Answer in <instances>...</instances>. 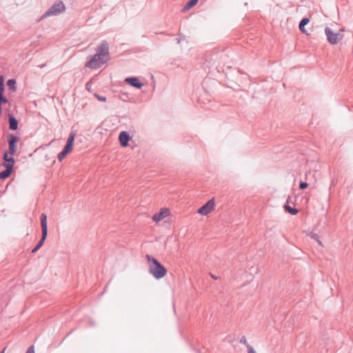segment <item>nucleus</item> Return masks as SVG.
<instances>
[{"instance_id": "9", "label": "nucleus", "mask_w": 353, "mask_h": 353, "mask_svg": "<svg viewBox=\"0 0 353 353\" xmlns=\"http://www.w3.org/2000/svg\"><path fill=\"white\" fill-rule=\"evenodd\" d=\"M170 214V210L168 208H161L159 212H156L152 216V220L155 222H159L163 219L167 217Z\"/></svg>"}, {"instance_id": "10", "label": "nucleus", "mask_w": 353, "mask_h": 353, "mask_svg": "<svg viewBox=\"0 0 353 353\" xmlns=\"http://www.w3.org/2000/svg\"><path fill=\"white\" fill-rule=\"evenodd\" d=\"M124 81L132 87L137 89H141L143 86V83L140 82L139 78L136 77H127L125 79Z\"/></svg>"}, {"instance_id": "34", "label": "nucleus", "mask_w": 353, "mask_h": 353, "mask_svg": "<svg viewBox=\"0 0 353 353\" xmlns=\"http://www.w3.org/2000/svg\"><path fill=\"white\" fill-rule=\"evenodd\" d=\"M6 348H4L0 353H4Z\"/></svg>"}, {"instance_id": "18", "label": "nucleus", "mask_w": 353, "mask_h": 353, "mask_svg": "<svg viewBox=\"0 0 353 353\" xmlns=\"http://www.w3.org/2000/svg\"><path fill=\"white\" fill-rule=\"evenodd\" d=\"M7 85L10 90L15 92L17 90V81L14 79H10L7 81Z\"/></svg>"}, {"instance_id": "36", "label": "nucleus", "mask_w": 353, "mask_h": 353, "mask_svg": "<svg viewBox=\"0 0 353 353\" xmlns=\"http://www.w3.org/2000/svg\"><path fill=\"white\" fill-rule=\"evenodd\" d=\"M86 88L87 89L90 88V86H88V83L86 84Z\"/></svg>"}, {"instance_id": "24", "label": "nucleus", "mask_w": 353, "mask_h": 353, "mask_svg": "<svg viewBox=\"0 0 353 353\" xmlns=\"http://www.w3.org/2000/svg\"><path fill=\"white\" fill-rule=\"evenodd\" d=\"M94 95L100 101H106V97L104 96H101V95L98 94L97 93H94Z\"/></svg>"}, {"instance_id": "30", "label": "nucleus", "mask_w": 353, "mask_h": 353, "mask_svg": "<svg viewBox=\"0 0 353 353\" xmlns=\"http://www.w3.org/2000/svg\"><path fill=\"white\" fill-rule=\"evenodd\" d=\"M176 41L177 43H180L181 42V39H179V38H176Z\"/></svg>"}, {"instance_id": "15", "label": "nucleus", "mask_w": 353, "mask_h": 353, "mask_svg": "<svg viewBox=\"0 0 353 353\" xmlns=\"http://www.w3.org/2000/svg\"><path fill=\"white\" fill-rule=\"evenodd\" d=\"M6 169L1 172H0V179L4 180L8 178L13 171V168H12L10 165L9 167L5 166Z\"/></svg>"}, {"instance_id": "27", "label": "nucleus", "mask_w": 353, "mask_h": 353, "mask_svg": "<svg viewBox=\"0 0 353 353\" xmlns=\"http://www.w3.org/2000/svg\"><path fill=\"white\" fill-rule=\"evenodd\" d=\"M26 353H34V347L33 345H30Z\"/></svg>"}, {"instance_id": "4", "label": "nucleus", "mask_w": 353, "mask_h": 353, "mask_svg": "<svg viewBox=\"0 0 353 353\" xmlns=\"http://www.w3.org/2000/svg\"><path fill=\"white\" fill-rule=\"evenodd\" d=\"M344 30H340L338 32H334L329 27L325 28V34L327 41L332 45H336L343 39Z\"/></svg>"}, {"instance_id": "11", "label": "nucleus", "mask_w": 353, "mask_h": 353, "mask_svg": "<svg viewBox=\"0 0 353 353\" xmlns=\"http://www.w3.org/2000/svg\"><path fill=\"white\" fill-rule=\"evenodd\" d=\"M131 139V137L126 131H122L119 133V140L120 145L122 147H127L129 144L128 142Z\"/></svg>"}, {"instance_id": "23", "label": "nucleus", "mask_w": 353, "mask_h": 353, "mask_svg": "<svg viewBox=\"0 0 353 353\" xmlns=\"http://www.w3.org/2000/svg\"><path fill=\"white\" fill-rule=\"evenodd\" d=\"M239 343H241V344H243L245 345L247 347H248V345H250L248 341H247V339H246V337L245 336H243L240 340H239Z\"/></svg>"}, {"instance_id": "19", "label": "nucleus", "mask_w": 353, "mask_h": 353, "mask_svg": "<svg viewBox=\"0 0 353 353\" xmlns=\"http://www.w3.org/2000/svg\"><path fill=\"white\" fill-rule=\"evenodd\" d=\"M285 210L292 215H296L299 212V210L294 208H292L288 205H284Z\"/></svg>"}, {"instance_id": "22", "label": "nucleus", "mask_w": 353, "mask_h": 353, "mask_svg": "<svg viewBox=\"0 0 353 353\" xmlns=\"http://www.w3.org/2000/svg\"><path fill=\"white\" fill-rule=\"evenodd\" d=\"M8 102L7 98L4 97L3 94H0V105H2L3 103H7Z\"/></svg>"}, {"instance_id": "6", "label": "nucleus", "mask_w": 353, "mask_h": 353, "mask_svg": "<svg viewBox=\"0 0 353 353\" xmlns=\"http://www.w3.org/2000/svg\"><path fill=\"white\" fill-rule=\"evenodd\" d=\"M19 140V137L17 136H15L13 134H10L8 137V150L9 154L10 155H14L17 150V142Z\"/></svg>"}, {"instance_id": "1", "label": "nucleus", "mask_w": 353, "mask_h": 353, "mask_svg": "<svg viewBox=\"0 0 353 353\" xmlns=\"http://www.w3.org/2000/svg\"><path fill=\"white\" fill-rule=\"evenodd\" d=\"M145 257L148 263V272L154 279L159 280L167 274V269L156 258L150 254Z\"/></svg>"}, {"instance_id": "3", "label": "nucleus", "mask_w": 353, "mask_h": 353, "mask_svg": "<svg viewBox=\"0 0 353 353\" xmlns=\"http://www.w3.org/2000/svg\"><path fill=\"white\" fill-rule=\"evenodd\" d=\"M75 136L76 132L74 131L70 132L67 139L66 144L63 149L57 155V158L59 161H61L68 154L72 151Z\"/></svg>"}, {"instance_id": "32", "label": "nucleus", "mask_w": 353, "mask_h": 353, "mask_svg": "<svg viewBox=\"0 0 353 353\" xmlns=\"http://www.w3.org/2000/svg\"><path fill=\"white\" fill-rule=\"evenodd\" d=\"M225 57V54H223V53H222V54L220 55V57H221V58H223V57Z\"/></svg>"}, {"instance_id": "7", "label": "nucleus", "mask_w": 353, "mask_h": 353, "mask_svg": "<svg viewBox=\"0 0 353 353\" xmlns=\"http://www.w3.org/2000/svg\"><path fill=\"white\" fill-rule=\"evenodd\" d=\"M215 201L214 199L208 201L203 205L199 208L197 212L202 215H207L214 208Z\"/></svg>"}, {"instance_id": "14", "label": "nucleus", "mask_w": 353, "mask_h": 353, "mask_svg": "<svg viewBox=\"0 0 353 353\" xmlns=\"http://www.w3.org/2000/svg\"><path fill=\"white\" fill-rule=\"evenodd\" d=\"M8 154H9V152H8V151H5L3 153V159L6 162H7L5 164V166L9 167V165H10L12 168H13L15 160H14V157H8Z\"/></svg>"}, {"instance_id": "12", "label": "nucleus", "mask_w": 353, "mask_h": 353, "mask_svg": "<svg viewBox=\"0 0 353 353\" xmlns=\"http://www.w3.org/2000/svg\"><path fill=\"white\" fill-rule=\"evenodd\" d=\"M41 234L48 236L47 215L45 213H42L41 215Z\"/></svg>"}, {"instance_id": "29", "label": "nucleus", "mask_w": 353, "mask_h": 353, "mask_svg": "<svg viewBox=\"0 0 353 353\" xmlns=\"http://www.w3.org/2000/svg\"><path fill=\"white\" fill-rule=\"evenodd\" d=\"M316 242L318 243V244L321 246H323L322 245V242L319 240V238L318 239V240H316Z\"/></svg>"}, {"instance_id": "8", "label": "nucleus", "mask_w": 353, "mask_h": 353, "mask_svg": "<svg viewBox=\"0 0 353 353\" xmlns=\"http://www.w3.org/2000/svg\"><path fill=\"white\" fill-rule=\"evenodd\" d=\"M97 54L99 56L103 57H107L109 59V47L108 43L106 41H103L97 48Z\"/></svg>"}, {"instance_id": "35", "label": "nucleus", "mask_w": 353, "mask_h": 353, "mask_svg": "<svg viewBox=\"0 0 353 353\" xmlns=\"http://www.w3.org/2000/svg\"><path fill=\"white\" fill-rule=\"evenodd\" d=\"M86 88L87 89L90 88V86H88V83L86 84Z\"/></svg>"}, {"instance_id": "16", "label": "nucleus", "mask_w": 353, "mask_h": 353, "mask_svg": "<svg viewBox=\"0 0 353 353\" xmlns=\"http://www.w3.org/2000/svg\"><path fill=\"white\" fill-rule=\"evenodd\" d=\"M310 22L309 18L305 17L301 19L299 23V28L300 31L303 34H307V30L305 29V26Z\"/></svg>"}, {"instance_id": "33", "label": "nucleus", "mask_w": 353, "mask_h": 353, "mask_svg": "<svg viewBox=\"0 0 353 353\" xmlns=\"http://www.w3.org/2000/svg\"><path fill=\"white\" fill-rule=\"evenodd\" d=\"M2 114V108H1V105H0V116Z\"/></svg>"}, {"instance_id": "28", "label": "nucleus", "mask_w": 353, "mask_h": 353, "mask_svg": "<svg viewBox=\"0 0 353 353\" xmlns=\"http://www.w3.org/2000/svg\"><path fill=\"white\" fill-rule=\"evenodd\" d=\"M248 353H256V352L251 345H248Z\"/></svg>"}, {"instance_id": "20", "label": "nucleus", "mask_w": 353, "mask_h": 353, "mask_svg": "<svg viewBox=\"0 0 353 353\" xmlns=\"http://www.w3.org/2000/svg\"><path fill=\"white\" fill-rule=\"evenodd\" d=\"M198 1H199V0H190L185 5L183 10H188L190 9L191 8L194 6L198 3Z\"/></svg>"}, {"instance_id": "13", "label": "nucleus", "mask_w": 353, "mask_h": 353, "mask_svg": "<svg viewBox=\"0 0 353 353\" xmlns=\"http://www.w3.org/2000/svg\"><path fill=\"white\" fill-rule=\"evenodd\" d=\"M8 123H9V128L11 130H16L18 128V121L17 119L11 114H8Z\"/></svg>"}, {"instance_id": "25", "label": "nucleus", "mask_w": 353, "mask_h": 353, "mask_svg": "<svg viewBox=\"0 0 353 353\" xmlns=\"http://www.w3.org/2000/svg\"><path fill=\"white\" fill-rule=\"evenodd\" d=\"M307 186H308V183L306 182L301 181L299 183V188L301 190H304V189L307 188Z\"/></svg>"}, {"instance_id": "2", "label": "nucleus", "mask_w": 353, "mask_h": 353, "mask_svg": "<svg viewBox=\"0 0 353 353\" xmlns=\"http://www.w3.org/2000/svg\"><path fill=\"white\" fill-rule=\"evenodd\" d=\"M65 6L63 1H57L53 3L41 17V20L50 16H57L65 12Z\"/></svg>"}, {"instance_id": "21", "label": "nucleus", "mask_w": 353, "mask_h": 353, "mask_svg": "<svg viewBox=\"0 0 353 353\" xmlns=\"http://www.w3.org/2000/svg\"><path fill=\"white\" fill-rule=\"evenodd\" d=\"M5 90L4 85V77L3 75L0 76V94H3Z\"/></svg>"}, {"instance_id": "17", "label": "nucleus", "mask_w": 353, "mask_h": 353, "mask_svg": "<svg viewBox=\"0 0 353 353\" xmlns=\"http://www.w3.org/2000/svg\"><path fill=\"white\" fill-rule=\"evenodd\" d=\"M47 238V236H45L44 234H41V239L37 244V245L32 250V253H36L43 245L46 239Z\"/></svg>"}, {"instance_id": "5", "label": "nucleus", "mask_w": 353, "mask_h": 353, "mask_svg": "<svg viewBox=\"0 0 353 353\" xmlns=\"http://www.w3.org/2000/svg\"><path fill=\"white\" fill-rule=\"evenodd\" d=\"M108 60V58H105V59L103 60L102 57L95 54L90 59V60L85 63V66L90 69H97L99 68Z\"/></svg>"}, {"instance_id": "31", "label": "nucleus", "mask_w": 353, "mask_h": 353, "mask_svg": "<svg viewBox=\"0 0 353 353\" xmlns=\"http://www.w3.org/2000/svg\"><path fill=\"white\" fill-rule=\"evenodd\" d=\"M210 276L212 278H213L214 279H218V277H216L215 275L212 274H210Z\"/></svg>"}, {"instance_id": "26", "label": "nucleus", "mask_w": 353, "mask_h": 353, "mask_svg": "<svg viewBox=\"0 0 353 353\" xmlns=\"http://www.w3.org/2000/svg\"><path fill=\"white\" fill-rule=\"evenodd\" d=\"M309 236L315 241L318 240L319 239V235L316 233L310 232Z\"/></svg>"}]
</instances>
